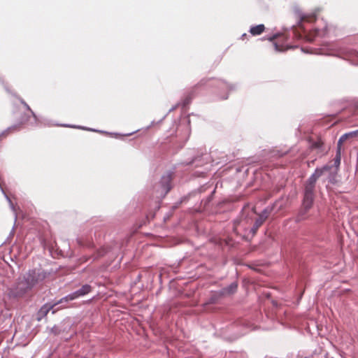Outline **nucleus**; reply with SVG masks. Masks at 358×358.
<instances>
[{"label": "nucleus", "instance_id": "obj_27", "mask_svg": "<svg viewBox=\"0 0 358 358\" xmlns=\"http://www.w3.org/2000/svg\"><path fill=\"white\" fill-rule=\"evenodd\" d=\"M246 36H247V34H242V36H241V38H243V39Z\"/></svg>", "mask_w": 358, "mask_h": 358}, {"label": "nucleus", "instance_id": "obj_7", "mask_svg": "<svg viewBox=\"0 0 358 358\" xmlns=\"http://www.w3.org/2000/svg\"><path fill=\"white\" fill-rule=\"evenodd\" d=\"M171 173H167L163 175L160 180V186L162 190L164 192V194H166L171 189Z\"/></svg>", "mask_w": 358, "mask_h": 358}, {"label": "nucleus", "instance_id": "obj_10", "mask_svg": "<svg viewBox=\"0 0 358 358\" xmlns=\"http://www.w3.org/2000/svg\"><path fill=\"white\" fill-rule=\"evenodd\" d=\"M315 200V194H304L302 200V206H306V208H311Z\"/></svg>", "mask_w": 358, "mask_h": 358}, {"label": "nucleus", "instance_id": "obj_23", "mask_svg": "<svg viewBox=\"0 0 358 358\" xmlns=\"http://www.w3.org/2000/svg\"><path fill=\"white\" fill-rule=\"evenodd\" d=\"M179 106H181L180 105V103H177L176 104H175L174 106H173L168 111L167 114H169V113L173 111L174 110H176L178 107Z\"/></svg>", "mask_w": 358, "mask_h": 358}, {"label": "nucleus", "instance_id": "obj_17", "mask_svg": "<svg viewBox=\"0 0 358 358\" xmlns=\"http://www.w3.org/2000/svg\"><path fill=\"white\" fill-rule=\"evenodd\" d=\"M341 146L337 145V150H336V155L334 159V165L336 168V171H337L340 166L341 164Z\"/></svg>", "mask_w": 358, "mask_h": 358}, {"label": "nucleus", "instance_id": "obj_14", "mask_svg": "<svg viewBox=\"0 0 358 358\" xmlns=\"http://www.w3.org/2000/svg\"><path fill=\"white\" fill-rule=\"evenodd\" d=\"M310 209V208H306V206L301 205V208L299 210L295 218V222L298 223L305 220L306 218V214L308 213Z\"/></svg>", "mask_w": 358, "mask_h": 358}, {"label": "nucleus", "instance_id": "obj_24", "mask_svg": "<svg viewBox=\"0 0 358 358\" xmlns=\"http://www.w3.org/2000/svg\"><path fill=\"white\" fill-rule=\"evenodd\" d=\"M280 34H275L270 36H268L267 39L270 41H273L274 39H275Z\"/></svg>", "mask_w": 358, "mask_h": 358}, {"label": "nucleus", "instance_id": "obj_25", "mask_svg": "<svg viewBox=\"0 0 358 358\" xmlns=\"http://www.w3.org/2000/svg\"><path fill=\"white\" fill-rule=\"evenodd\" d=\"M274 48L276 52H282L283 50L278 45L277 43H273Z\"/></svg>", "mask_w": 358, "mask_h": 358}, {"label": "nucleus", "instance_id": "obj_15", "mask_svg": "<svg viewBox=\"0 0 358 358\" xmlns=\"http://www.w3.org/2000/svg\"><path fill=\"white\" fill-rule=\"evenodd\" d=\"M264 29L265 26L263 24H259L255 26H252L250 28L249 31L252 36H259L264 32Z\"/></svg>", "mask_w": 358, "mask_h": 358}, {"label": "nucleus", "instance_id": "obj_30", "mask_svg": "<svg viewBox=\"0 0 358 358\" xmlns=\"http://www.w3.org/2000/svg\"><path fill=\"white\" fill-rule=\"evenodd\" d=\"M166 115H167V114L164 115V117L160 121H162V120L164 119L166 117Z\"/></svg>", "mask_w": 358, "mask_h": 358}, {"label": "nucleus", "instance_id": "obj_32", "mask_svg": "<svg viewBox=\"0 0 358 358\" xmlns=\"http://www.w3.org/2000/svg\"><path fill=\"white\" fill-rule=\"evenodd\" d=\"M304 358H308V357H304Z\"/></svg>", "mask_w": 358, "mask_h": 358}, {"label": "nucleus", "instance_id": "obj_3", "mask_svg": "<svg viewBox=\"0 0 358 358\" xmlns=\"http://www.w3.org/2000/svg\"><path fill=\"white\" fill-rule=\"evenodd\" d=\"M206 85L217 89V96L220 99H227L229 93L236 89V85L229 84L221 79H202L195 87L197 88Z\"/></svg>", "mask_w": 358, "mask_h": 358}, {"label": "nucleus", "instance_id": "obj_11", "mask_svg": "<svg viewBox=\"0 0 358 358\" xmlns=\"http://www.w3.org/2000/svg\"><path fill=\"white\" fill-rule=\"evenodd\" d=\"M55 125L61 126V127H64L77 128V129H83V130L99 132V133H106V131H102V130L92 129V128H89V127H83V126H77V125H73V124H55Z\"/></svg>", "mask_w": 358, "mask_h": 358}, {"label": "nucleus", "instance_id": "obj_13", "mask_svg": "<svg viewBox=\"0 0 358 358\" xmlns=\"http://www.w3.org/2000/svg\"><path fill=\"white\" fill-rule=\"evenodd\" d=\"M358 136V129L343 134L338 141V146H341V144L348 138H352Z\"/></svg>", "mask_w": 358, "mask_h": 358}, {"label": "nucleus", "instance_id": "obj_9", "mask_svg": "<svg viewBox=\"0 0 358 358\" xmlns=\"http://www.w3.org/2000/svg\"><path fill=\"white\" fill-rule=\"evenodd\" d=\"M238 289V283L236 282H233L228 286L223 287L220 290V294L227 296V295H231L236 292Z\"/></svg>", "mask_w": 358, "mask_h": 358}, {"label": "nucleus", "instance_id": "obj_20", "mask_svg": "<svg viewBox=\"0 0 358 358\" xmlns=\"http://www.w3.org/2000/svg\"><path fill=\"white\" fill-rule=\"evenodd\" d=\"M215 190H213L211 194L208 196L205 199H203L201 201V204H203V206L206 207L212 200L213 199V194L215 193Z\"/></svg>", "mask_w": 358, "mask_h": 358}, {"label": "nucleus", "instance_id": "obj_2", "mask_svg": "<svg viewBox=\"0 0 358 358\" xmlns=\"http://www.w3.org/2000/svg\"><path fill=\"white\" fill-rule=\"evenodd\" d=\"M48 276L44 271L31 269L24 275V280L10 290L11 294L15 297L24 295L29 289H32L38 283L43 281Z\"/></svg>", "mask_w": 358, "mask_h": 358}, {"label": "nucleus", "instance_id": "obj_22", "mask_svg": "<svg viewBox=\"0 0 358 358\" xmlns=\"http://www.w3.org/2000/svg\"><path fill=\"white\" fill-rule=\"evenodd\" d=\"M51 333L55 335H58L60 334V330L59 329V327L56 325L52 327L51 329Z\"/></svg>", "mask_w": 358, "mask_h": 358}, {"label": "nucleus", "instance_id": "obj_31", "mask_svg": "<svg viewBox=\"0 0 358 358\" xmlns=\"http://www.w3.org/2000/svg\"><path fill=\"white\" fill-rule=\"evenodd\" d=\"M153 124H154V122H151V125H150V127H151L152 125H153ZM149 127H150V126H149V127H148V128H149Z\"/></svg>", "mask_w": 358, "mask_h": 358}, {"label": "nucleus", "instance_id": "obj_12", "mask_svg": "<svg viewBox=\"0 0 358 358\" xmlns=\"http://www.w3.org/2000/svg\"><path fill=\"white\" fill-rule=\"evenodd\" d=\"M295 15H296V17L299 20V21H298L299 24H301L302 22H304V21H311L315 17V16H313V15L308 16V15L303 14L299 9L295 10Z\"/></svg>", "mask_w": 358, "mask_h": 358}, {"label": "nucleus", "instance_id": "obj_19", "mask_svg": "<svg viewBox=\"0 0 358 358\" xmlns=\"http://www.w3.org/2000/svg\"><path fill=\"white\" fill-rule=\"evenodd\" d=\"M192 94L187 95L185 97V99L181 102H180L182 108L185 109L190 103V102L192 101Z\"/></svg>", "mask_w": 358, "mask_h": 358}, {"label": "nucleus", "instance_id": "obj_18", "mask_svg": "<svg viewBox=\"0 0 358 358\" xmlns=\"http://www.w3.org/2000/svg\"><path fill=\"white\" fill-rule=\"evenodd\" d=\"M74 299L71 294V293L67 294L66 296L62 297L61 299L55 302V305H58L63 303H69V301H73Z\"/></svg>", "mask_w": 358, "mask_h": 358}, {"label": "nucleus", "instance_id": "obj_16", "mask_svg": "<svg viewBox=\"0 0 358 358\" xmlns=\"http://www.w3.org/2000/svg\"><path fill=\"white\" fill-rule=\"evenodd\" d=\"M55 303L50 304V303H45L44 304L39 310L38 315L41 317H45L50 310L53 309L55 306Z\"/></svg>", "mask_w": 358, "mask_h": 358}, {"label": "nucleus", "instance_id": "obj_4", "mask_svg": "<svg viewBox=\"0 0 358 358\" xmlns=\"http://www.w3.org/2000/svg\"><path fill=\"white\" fill-rule=\"evenodd\" d=\"M332 169V166L325 164L322 167H317L315 171L308 178L304 184V194H315V185L317 179L324 173L329 172Z\"/></svg>", "mask_w": 358, "mask_h": 358}, {"label": "nucleus", "instance_id": "obj_5", "mask_svg": "<svg viewBox=\"0 0 358 358\" xmlns=\"http://www.w3.org/2000/svg\"><path fill=\"white\" fill-rule=\"evenodd\" d=\"M273 209V206H268L261 212V213L259 215V217L255 220L253 226L250 229V234H251L252 236H254L257 233L259 227L268 218Z\"/></svg>", "mask_w": 358, "mask_h": 358}, {"label": "nucleus", "instance_id": "obj_26", "mask_svg": "<svg viewBox=\"0 0 358 358\" xmlns=\"http://www.w3.org/2000/svg\"><path fill=\"white\" fill-rule=\"evenodd\" d=\"M196 158H194V159H192L191 161L187 162H186L185 164H186L187 165L192 164H193V163L196 161Z\"/></svg>", "mask_w": 358, "mask_h": 358}, {"label": "nucleus", "instance_id": "obj_1", "mask_svg": "<svg viewBox=\"0 0 358 358\" xmlns=\"http://www.w3.org/2000/svg\"><path fill=\"white\" fill-rule=\"evenodd\" d=\"M315 54L334 56L349 61L353 65L358 66V51L340 42H325L316 49Z\"/></svg>", "mask_w": 358, "mask_h": 358}, {"label": "nucleus", "instance_id": "obj_29", "mask_svg": "<svg viewBox=\"0 0 358 358\" xmlns=\"http://www.w3.org/2000/svg\"><path fill=\"white\" fill-rule=\"evenodd\" d=\"M134 133H135V131H133V132H131V133L127 134H125V136H130V135H131V134H134Z\"/></svg>", "mask_w": 358, "mask_h": 358}, {"label": "nucleus", "instance_id": "obj_6", "mask_svg": "<svg viewBox=\"0 0 358 358\" xmlns=\"http://www.w3.org/2000/svg\"><path fill=\"white\" fill-rule=\"evenodd\" d=\"M329 34V28L327 24H324L322 28L315 27L312 29L310 34L307 36V39L312 41L317 36H326Z\"/></svg>", "mask_w": 358, "mask_h": 358}, {"label": "nucleus", "instance_id": "obj_21", "mask_svg": "<svg viewBox=\"0 0 358 358\" xmlns=\"http://www.w3.org/2000/svg\"><path fill=\"white\" fill-rule=\"evenodd\" d=\"M336 172H337V171H335L334 173L330 172L329 174L328 181L332 185H334L336 182Z\"/></svg>", "mask_w": 358, "mask_h": 358}, {"label": "nucleus", "instance_id": "obj_28", "mask_svg": "<svg viewBox=\"0 0 358 358\" xmlns=\"http://www.w3.org/2000/svg\"><path fill=\"white\" fill-rule=\"evenodd\" d=\"M187 138H186V139H185V141H187ZM185 142H186V141H184V142L182 143V144L180 145V148H182V147L184 146V145H185Z\"/></svg>", "mask_w": 358, "mask_h": 358}, {"label": "nucleus", "instance_id": "obj_8", "mask_svg": "<svg viewBox=\"0 0 358 358\" xmlns=\"http://www.w3.org/2000/svg\"><path fill=\"white\" fill-rule=\"evenodd\" d=\"M92 290V287L90 285L85 284L80 289L76 290L75 292H71V294L74 299V300L83 297L89 293H90Z\"/></svg>", "mask_w": 358, "mask_h": 358}]
</instances>
